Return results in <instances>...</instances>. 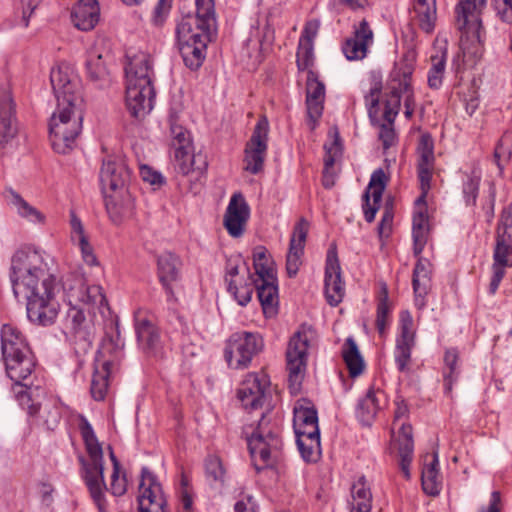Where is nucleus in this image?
Instances as JSON below:
<instances>
[{
  "label": "nucleus",
  "instance_id": "1",
  "mask_svg": "<svg viewBox=\"0 0 512 512\" xmlns=\"http://www.w3.org/2000/svg\"><path fill=\"white\" fill-rule=\"evenodd\" d=\"M9 276L15 297L27 302L28 319L43 326L53 324L59 312V282L45 252L31 247L18 249L11 258Z\"/></svg>",
  "mask_w": 512,
  "mask_h": 512
},
{
  "label": "nucleus",
  "instance_id": "53",
  "mask_svg": "<svg viewBox=\"0 0 512 512\" xmlns=\"http://www.w3.org/2000/svg\"><path fill=\"white\" fill-rule=\"evenodd\" d=\"M170 130H171V146L173 150L176 148L192 149L193 143L191 140L190 133L181 125H178L174 118H170Z\"/></svg>",
  "mask_w": 512,
  "mask_h": 512
},
{
  "label": "nucleus",
  "instance_id": "10",
  "mask_svg": "<svg viewBox=\"0 0 512 512\" xmlns=\"http://www.w3.org/2000/svg\"><path fill=\"white\" fill-rule=\"evenodd\" d=\"M485 0H460L456 5V25L462 32L460 40L464 57L478 59L481 57L480 30L482 27L479 8Z\"/></svg>",
  "mask_w": 512,
  "mask_h": 512
},
{
  "label": "nucleus",
  "instance_id": "28",
  "mask_svg": "<svg viewBox=\"0 0 512 512\" xmlns=\"http://www.w3.org/2000/svg\"><path fill=\"white\" fill-rule=\"evenodd\" d=\"M324 98L325 86L316 78L314 72L310 70L306 84V106L312 129L322 115Z\"/></svg>",
  "mask_w": 512,
  "mask_h": 512
},
{
  "label": "nucleus",
  "instance_id": "20",
  "mask_svg": "<svg viewBox=\"0 0 512 512\" xmlns=\"http://www.w3.org/2000/svg\"><path fill=\"white\" fill-rule=\"evenodd\" d=\"M66 315V328L81 352H86L92 345L94 331L92 324L85 318L83 309L78 305H69Z\"/></svg>",
  "mask_w": 512,
  "mask_h": 512
},
{
  "label": "nucleus",
  "instance_id": "44",
  "mask_svg": "<svg viewBox=\"0 0 512 512\" xmlns=\"http://www.w3.org/2000/svg\"><path fill=\"white\" fill-rule=\"evenodd\" d=\"M391 305L385 284L382 285L377 303L376 328L380 336H383L390 324Z\"/></svg>",
  "mask_w": 512,
  "mask_h": 512
},
{
  "label": "nucleus",
  "instance_id": "47",
  "mask_svg": "<svg viewBox=\"0 0 512 512\" xmlns=\"http://www.w3.org/2000/svg\"><path fill=\"white\" fill-rule=\"evenodd\" d=\"M252 275L244 260L240 257L230 258L225 266V283L226 286L237 284L244 279V276Z\"/></svg>",
  "mask_w": 512,
  "mask_h": 512
},
{
  "label": "nucleus",
  "instance_id": "48",
  "mask_svg": "<svg viewBox=\"0 0 512 512\" xmlns=\"http://www.w3.org/2000/svg\"><path fill=\"white\" fill-rule=\"evenodd\" d=\"M254 275H249L246 279L239 281L227 287L228 292L233 296L240 306H246L252 299L254 290Z\"/></svg>",
  "mask_w": 512,
  "mask_h": 512
},
{
  "label": "nucleus",
  "instance_id": "64",
  "mask_svg": "<svg viewBox=\"0 0 512 512\" xmlns=\"http://www.w3.org/2000/svg\"><path fill=\"white\" fill-rule=\"evenodd\" d=\"M493 5L499 19L505 23H512V0H493Z\"/></svg>",
  "mask_w": 512,
  "mask_h": 512
},
{
  "label": "nucleus",
  "instance_id": "3",
  "mask_svg": "<svg viewBox=\"0 0 512 512\" xmlns=\"http://www.w3.org/2000/svg\"><path fill=\"white\" fill-rule=\"evenodd\" d=\"M130 171L121 159L108 158L100 170V183L107 213L114 224H120L134 208L133 198L127 189Z\"/></svg>",
  "mask_w": 512,
  "mask_h": 512
},
{
  "label": "nucleus",
  "instance_id": "32",
  "mask_svg": "<svg viewBox=\"0 0 512 512\" xmlns=\"http://www.w3.org/2000/svg\"><path fill=\"white\" fill-rule=\"evenodd\" d=\"M71 19L74 26L81 31L94 29L100 19L97 0H79L72 9Z\"/></svg>",
  "mask_w": 512,
  "mask_h": 512
},
{
  "label": "nucleus",
  "instance_id": "33",
  "mask_svg": "<svg viewBox=\"0 0 512 512\" xmlns=\"http://www.w3.org/2000/svg\"><path fill=\"white\" fill-rule=\"evenodd\" d=\"M107 346H103L99 352V356L96 358L95 370L91 381V394L92 397L101 401L105 398L108 389V379L111 374V369L115 363L112 359H101L105 355Z\"/></svg>",
  "mask_w": 512,
  "mask_h": 512
},
{
  "label": "nucleus",
  "instance_id": "49",
  "mask_svg": "<svg viewBox=\"0 0 512 512\" xmlns=\"http://www.w3.org/2000/svg\"><path fill=\"white\" fill-rule=\"evenodd\" d=\"M225 469L218 456L210 455L205 460L206 479L212 486H222L225 480Z\"/></svg>",
  "mask_w": 512,
  "mask_h": 512
},
{
  "label": "nucleus",
  "instance_id": "29",
  "mask_svg": "<svg viewBox=\"0 0 512 512\" xmlns=\"http://www.w3.org/2000/svg\"><path fill=\"white\" fill-rule=\"evenodd\" d=\"M432 265L428 259L419 257L415 264L412 286L415 295V305L422 309L426 305V296L431 287Z\"/></svg>",
  "mask_w": 512,
  "mask_h": 512
},
{
  "label": "nucleus",
  "instance_id": "36",
  "mask_svg": "<svg viewBox=\"0 0 512 512\" xmlns=\"http://www.w3.org/2000/svg\"><path fill=\"white\" fill-rule=\"evenodd\" d=\"M265 317L271 318L278 311V287L276 276L268 280H253Z\"/></svg>",
  "mask_w": 512,
  "mask_h": 512
},
{
  "label": "nucleus",
  "instance_id": "63",
  "mask_svg": "<svg viewBox=\"0 0 512 512\" xmlns=\"http://www.w3.org/2000/svg\"><path fill=\"white\" fill-rule=\"evenodd\" d=\"M382 89V83L376 77L373 78L371 82V87L369 93L365 95V103L368 109L369 114L377 111V107L379 104V97Z\"/></svg>",
  "mask_w": 512,
  "mask_h": 512
},
{
  "label": "nucleus",
  "instance_id": "41",
  "mask_svg": "<svg viewBox=\"0 0 512 512\" xmlns=\"http://www.w3.org/2000/svg\"><path fill=\"white\" fill-rule=\"evenodd\" d=\"M8 204L17 212V214L32 223H42L44 215L24 200L20 194L14 190L7 192Z\"/></svg>",
  "mask_w": 512,
  "mask_h": 512
},
{
  "label": "nucleus",
  "instance_id": "34",
  "mask_svg": "<svg viewBox=\"0 0 512 512\" xmlns=\"http://www.w3.org/2000/svg\"><path fill=\"white\" fill-rule=\"evenodd\" d=\"M385 403L384 391L370 388L365 397L358 402L356 416L362 424L369 425Z\"/></svg>",
  "mask_w": 512,
  "mask_h": 512
},
{
  "label": "nucleus",
  "instance_id": "42",
  "mask_svg": "<svg viewBox=\"0 0 512 512\" xmlns=\"http://www.w3.org/2000/svg\"><path fill=\"white\" fill-rule=\"evenodd\" d=\"M342 356L351 377H357L363 372L364 360L353 338L346 339L342 348Z\"/></svg>",
  "mask_w": 512,
  "mask_h": 512
},
{
  "label": "nucleus",
  "instance_id": "57",
  "mask_svg": "<svg viewBox=\"0 0 512 512\" xmlns=\"http://www.w3.org/2000/svg\"><path fill=\"white\" fill-rule=\"evenodd\" d=\"M195 5L196 15L194 17L201 19L206 25L209 23L215 26L214 0H195Z\"/></svg>",
  "mask_w": 512,
  "mask_h": 512
},
{
  "label": "nucleus",
  "instance_id": "61",
  "mask_svg": "<svg viewBox=\"0 0 512 512\" xmlns=\"http://www.w3.org/2000/svg\"><path fill=\"white\" fill-rule=\"evenodd\" d=\"M394 121L383 123L379 130V139L382 142L384 152L395 146L398 142V137L393 127Z\"/></svg>",
  "mask_w": 512,
  "mask_h": 512
},
{
  "label": "nucleus",
  "instance_id": "26",
  "mask_svg": "<svg viewBox=\"0 0 512 512\" xmlns=\"http://www.w3.org/2000/svg\"><path fill=\"white\" fill-rule=\"evenodd\" d=\"M325 294L331 306H337L343 299L345 288L341 280V268L335 251H329L325 268Z\"/></svg>",
  "mask_w": 512,
  "mask_h": 512
},
{
  "label": "nucleus",
  "instance_id": "30",
  "mask_svg": "<svg viewBox=\"0 0 512 512\" xmlns=\"http://www.w3.org/2000/svg\"><path fill=\"white\" fill-rule=\"evenodd\" d=\"M172 166L176 173L186 176L195 172L202 174L207 168V162L203 155L194 153V148L182 147L173 151Z\"/></svg>",
  "mask_w": 512,
  "mask_h": 512
},
{
  "label": "nucleus",
  "instance_id": "43",
  "mask_svg": "<svg viewBox=\"0 0 512 512\" xmlns=\"http://www.w3.org/2000/svg\"><path fill=\"white\" fill-rule=\"evenodd\" d=\"M15 134L12 102L8 97H4L0 100V146L7 143Z\"/></svg>",
  "mask_w": 512,
  "mask_h": 512
},
{
  "label": "nucleus",
  "instance_id": "14",
  "mask_svg": "<svg viewBox=\"0 0 512 512\" xmlns=\"http://www.w3.org/2000/svg\"><path fill=\"white\" fill-rule=\"evenodd\" d=\"M134 328L139 349L147 356H159L162 353V340L159 328L152 315L144 309L134 313Z\"/></svg>",
  "mask_w": 512,
  "mask_h": 512
},
{
  "label": "nucleus",
  "instance_id": "50",
  "mask_svg": "<svg viewBox=\"0 0 512 512\" xmlns=\"http://www.w3.org/2000/svg\"><path fill=\"white\" fill-rule=\"evenodd\" d=\"M512 156V132L505 133L499 140L494 151V161L502 175L505 165Z\"/></svg>",
  "mask_w": 512,
  "mask_h": 512
},
{
  "label": "nucleus",
  "instance_id": "11",
  "mask_svg": "<svg viewBox=\"0 0 512 512\" xmlns=\"http://www.w3.org/2000/svg\"><path fill=\"white\" fill-rule=\"evenodd\" d=\"M264 348L262 336L257 332L238 331L233 333L225 347V359L233 369L247 368L252 359Z\"/></svg>",
  "mask_w": 512,
  "mask_h": 512
},
{
  "label": "nucleus",
  "instance_id": "12",
  "mask_svg": "<svg viewBox=\"0 0 512 512\" xmlns=\"http://www.w3.org/2000/svg\"><path fill=\"white\" fill-rule=\"evenodd\" d=\"M309 337L305 331H297L290 338L286 349L288 386L292 394L299 393L305 378L308 360Z\"/></svg>",
  "mask_w": 512,
  "mask_h": 512
},
{
  "label": "nucleus",
  "instance_id": "35",
  "mask_svg": "<svg viewBox=\"0 0 512 512\" xmlns=\"http://www.w3.org/2000/svg\"><path fill=\"white\" fill-rule=\"evenodd\" d=\"M411 20L423 32L431 34L436 26V0H414Z\"/></svg>",
  "mask_w": 512,
  "mask_h": 512
},
{
  "label": "nucleus",
  "instance_id": "45",
  "mask_svg": "<svg viewBox=\"0 0 512 512\" xmlns=\"http://www.w3.org/2000/svg\"><path fill=\"white\" fill-rule=\"evenodd\" d=\"M458 352L456 349L451 348L446 350L444 355V369L443 378L445 391L450 393L453 385L457 382L459 371L457 368Z\"/></svg>",
  "mask_w": 512,
  "mask_h": 512
},
{
  "label": "nucleus",
  "instance_id": "4",
  "mask_svg": "<svg viewBox=\"0 0 512 512\" xmlns=\"http://www.w3.org/2000/svg\"><path fill=\"white\" fill-rule=\"evenodd\" d=\"M128 59L125 68L126 106L131 116L141 119L151 112L154 104L151 59L144 52H139Z\"/></svg>",
  "mask_w": 512,
  "mask_h": 512
},
{
  "label": "nucleus",
  "instance_id": "7",
  "mask_svg": "<svg viewBox=\"0 0 512 512\" xmlns=\"http://www.w3.org/2000/svg\"><path fill=\"white\" fill-rule=\"evenodd\" d=\"M83 121V100L57 104L49 121L50 141L54 151L66 154L75 145Z\"/></svg>",
  "mask_w": 512,
  "mask_h": 512
},
{
  "label": "nucleus",
  "instance_id": "21",
  "mask_svg": "<svg viewBox=\"0 0 512 512\" xmlns=\"http://www.w3.org/2000/svg\"><path fill=\"white\" fill-rule=\"evenodd\" d=\"M139 512H166L160 484L148 468H142L139 484Z\"/></svg>",
  "mask_w": 512,
  "mask_h": 512
},
{
  "label": "nucleus",
  "instance_id": "18",
  "mask_svg": "<svg viewBox=\"0 0 512 512\" xmlns=\"http://www.w3.org/2000/svg\"><path fill=\"white\" fill-rule=\"evenodd\" d=\"M40 395L37 392L31 397V401L20 404L27 410L30 416L36 417L38 422L47 429L54 430L59 424L62 415V405L56 398L45 397L44 389L40 387Z\"/></svg>",
  "mask_w": 512,
  "mask_h": 512
},
{
  "label": "nucleus",
  "instance_id": "17",
  "mask_svg": "<svg viewBox=\"0 0 512 512\" xmlns=\"http://www.w3.org/2000/svg\"><path fill=\"white\" fill-rule=\"evenodd\" d=\"M507 267H512V204L502 211L493 251L492 268Z\"/></svg>",
  "mask_w": 512,
  "mask_h": 512
},
{
  "label": "nucleus",
  "instance_id": "40",
  "mask_svg": "<svg viewBox=\"0 0 512 512\" xmlns=\"http://www.w3.org/2000/svg\"><path fill=\"white\" fill-rule=\"evenodd\" d=\"M422 487L426 494L436 496L442 488V479L439 473V460L437 453H434L432 462L423 467Z\"/></svg>",
  "mask_w": 512,
  "mask_h": 512
},
{
  "label": "nucleus",
  "instance_id": "19",
  "mask_svg": "<svg viewBox=\"0 0 512 512\" xmlns=\"http://www.w3.org/2000/svg\"><path fill=\"white\" fill-rule=\"evenodd\" d=\"M269 387L267 375L250 373L238 389V399L245 409H258L265 403Z\"/></svg>",
  "mask_w": 512,
  "mask_h": 512
},
{
  "label": "nucleus",
  "instance_id": "58",
  "mask_svg": "<svg viewBox=\"0 0 512 512\" xmlns=\"http://www.w3.org/2000/svg\"><path fill=\"white\" fill-rule=\"evenodd\" d=\"M481 178L479 175H467L463 183V195L467 205H475Z\"/></svg>",
  "mask_w": 512,
  "mask_h": 512
},
{
  "label": "nucleus",
  "instance_id": "59",
  "mask_svg": "<svg viewBox=\"0 0 512 512\" xmlns=\"http://www.w3.org/2000/svg\"><path fill=\"white\" fill-rule=\"evenodd\" d=\"M314 44L298 43L297 67L299 70H307L313 65Z\"/></svg>",
  "mask_w": 512,
  "mask_h": 512
},
{
  "label": "nucleus",
  "instance_id": "15",
  "mask_svg": "<svg viewBox=\"0 0 512 512\" xmlns=\"http://www.w3.org/2000/svg\"><path fill=\"white\" fill-rule=\"evenodd\" d=\"M50 81L57 104L74 103L76 99L83 100L80 80L69 65L59 64L53 67L50 72Z\"/></svg>",
  "mask_w": 512,
  "mask_h": 512
},
{
  "label": "nucleus",
  "instance_id": "62",
  "mask_svg": "<svg viewBox=\"0 0 512 512\" xmlns=\"http://www.w3.org/2000/svg\"><path fill=\"white\" fill-rule=\"evenodd\" d=\"M434 167L418 166V178L420 181L421 196L416 200V204L424 203V199L430 190Z\"/></svg>",
  "mask_w": 512,
  "mask_h": 512
},
{
  "label": "nucleus",
  "instance_id": "31",
  "mask_svg": "<svg viewBox=\"0 0 512 512\" xmlns=\"http://www.w3.org/2000/svg\"><path fill=\"white\" fill-rule=\"evenodd\" d=\"M181 261L171 252H163L157 259V274L159 281L168 295H173V284L180 278Z\"/></svg>",
  "mask_w": 512,
  "mask_h": 512
},
{
  "label": "nucleus",
  "instance_id": "13",
  "mask_svg": "<svg viewBox=\"0 0 512 512\" xmlns=\"http://www.w3.org/2000/svg\"><path fill=\"white\" fill-rule=\"evenodd\" d=\"M269 122L265 116L256 123L245 147L244 170L258 174L263 170L268 148Z\"/></svg>",
  "mask_w": 512,
  "mask_h": 512
},
{
  "label": "nucleus",
  "instance_id": "27",
  "mask_svg": "<svg viewBox=\"0 0 512 512\" xmlns=\"http://www.w3.org/2000/svg\"><path fill=\"white\" fill-rule=\"evenodd\" d=\"M386 175L382 169L375 170L364 194L363 212L367 222L375 219L385 189Z\"/></svg>",
  "mask_w": 512,
  "mask_h": 512
},
{
  "label": "nucleus",
  "instance_id": "51",
  "mask_svg": "<svg viewBox=\"0 0 512 512\" xmlns=\"http://www.w3.org/2000/svg\"><path fill=\"white\" fill-rule=\"evenodd\" d=\"M448 42L444 38L436 37L433 46V53L430 56L431 67L433 71H439L445 74L447 61Z\"/></svg>",
  "mask_w": 512,
  "mask_h": 512
},
{
  "label": "nucleus",
  "instance_id": "8",
  "mask_svg": "<svg viewBox=\"0 0 512 512\" xmlns=\"http://www.w3.org/2000/svg\"><path fill=\"white\" fill-rule=\"evenodd\" d=\"M214 25H206L201 19L187 15L176 28L179 50L183 61L192 70L198 69L205 59L207 43Z\"/></svg>",
  "mask_w": 512,
  "mask_h": 512
},
{
  "label": "nucleus",
  "instance_id": "2",
  "mask_svg": "<svg viewBox=\"0 0 512 512\" xmlns=\"http://www.w3.org/2000/svg\"><path fill=\"white\" fill-rule=\"evenodd\" d=\"M1 349L7 376L14 382L13 393L19 404L31 401L40 385H34L30 376L35 368V358L22 333L5 324L1 329Z\"/></svg>",
  "mask_w": 512,
  "mask_h": 512
},
{
  "label": "nucleus",
  "instance_id": "16",
  "mask_svg": "<svg viewBox=\"0 0 512 512\" xmlns=\"http://www.w3.org/2000/svg\"><path fill=\"white\" fill-rule=\"evenodd\" d=\"M413 68L409 64H398L390 74L389 90L384 101L383 117L385 121H394L399 113L401 94L409 88V79Z\"/></svg>",
  "mask_w": 512,
  "mask_h": 512
},
{
  "label": "nucleus",
  "instance_id": "22",
  "mask_svg": "<svg viewBox=\"0 0 512 512\" xmlns=\"http://www.w3.org/2000/svg\"><path fill=\"white\" fill-rule=\"evenodd\" d=\"M63 288L69 305H83L99 310L106 305V298L102 293V288L98 285L88 286L83 283L82 279H78L74 285L68 286L64 283Z\"/></svg>",
  "mask_w": 512,
  "mask_h": 512
},
{
  "label": "nucleus",
  "instance_id": "60",
  "mask_svg": "<svg viewBox=\"0 0 512 512\" xmlns=\"http://www.w3.org/2000/svg\"><path fill=\"white\" fill-rule=\"evenodd\" d=\"M172 6V0H158L153 8L151 23L155 27H161L166 22Z\"/></svg>",
  "mask_w": 512,
  "mask_h": 512
},
{
  "label": "nucleus",
  "instance_id": "6",
  "mask_svg": "<svg viewBox=\"0 0 512 512\" xmlns=\"http://www.w3.org/2000/svg\"><path fill=\"white\" fill-rule=\"evenodd\" d=\"M254 468L259 472L272 467L278 460L282 439L280 427L268 414H262L257 425L244 430Z\"/></svg>",
  "mask_w": 512,
  "mask_h": 512
},
{
  "label": "nucleus",
  "instance_id": "52",
  "mask_svg": "<svg viewBox=\"0 0 512 512\" xmlns=\"http://www.w3.org/2000/svg\"><path fill=\"white\" fill-rule=\"evenodd\" d=\"M415 343L396 341L394 360L399 372L407 374L410 371L411 352Z\"/></svg>",
  "mask_w": 512,
  "mask_h": 512
},
{
  "label": "nucleus",
  "instance_id": "56",
  "mask_svg": "<svg viewBox=\"0 0 512 512\" xmlns=\"http://www.w3.org/2000/svg\"><path fill=\"white\" fill-rule=\"evenodd\" d=\"M418 210L413 214L412 236L413 239L421 240L422 236H426L428 217L424 209V203H419Z\"/></svg>",
  "mask_w": 512,
  "mask_h": 512
},
{
  "label": "nucleus",
  "instance_id": "46",
  "mask_svg": "<svg viewBox=\"0 0 512 512\" xmlns=\"http://www.w3.org/2000/svg\"><path fill=\"white\" fill-rule=\"evenodd\" d=\"M253 266L255 269V280L272 279L275 276L271 267V261L266 254V249L262 246L256 247L253 252Z\"/></svg>",
  "mask_w": 512,
  "mask_h": 512
},
{
  "label": "nucleus",
  "instance_id": "55",
  "mask_svg": "<svg viewBox=\"0 0 512 512\" xmlns=\"http://www.w3.org/2000/svg\"><path fill=\"white\" fill-rule=\"evenodd\" d=\"M413 317L409 311H402L400 313L399 328L400 334L396 341L415 343V332L413 329Z\"/></svg>",
  "mask_w": 512,
  "mask_h": 512
},
{
  "label": "nucleus",
  "instance_id": "23",
  "mask_svg": "<svg viewBox=\"0 0 512 512\" xmlns=\"http://www.w3.org/2000/svg\"><path fill=\"white\" fill-rule=\"evenodd\" d=\"M249 215L250 209L244 196L241 193L233 194L224 215V226L230 236H242Z\"/></svg>",
  "mask_w": 512,
  "mask_h": 512
},
{
  "label": "nucleus",
  "instance_id": "38",
  "mask_svg": "<svg viewBox=\"0 0 512 512\" xmlns=\"http://www.w3.org/2000/svg\"><path fill=\"white\" fill-rule=\"evenodd\" d=\"M396 442L398 445V453L400 456V467L405 476V478L410 477L409 466L412 461L413 451H414V442H413V433L411 425H401L400 432L396 437Z\"/></svg>",
  "mask_w": 512,
  "mask_h": 512
},
{
  "label": "nucleus",
  "instance_id": "24",
  "mask_svg": "<svg viewBox=\"0 0 512 512\" xmlns=\"http://www.w3.org/2000/svg\"><path fill=\"white\" fill-rule=\"evenodd\" d=\"M373 43V31L363 19L354 26L353 35L345 40L342 51L349 61L362 60L366 57L368 47Z\"/></svg>",
  "mask_w": 512,
  "mask_h": 512
},
{
  "label": "nucleus",
  "instance_id": "25",
  "mask_svg": "<svg viewBox=\"0 0 512 512\" xmlns=\"http://www.w3.org/2000/svg\"><path fill=\"white\" fill-rule=\"evenodd\" d=\"M309 223L301 218L294 226L286 256V270L289 277H295L302 264Z\"/></svg>",
  "mask_w": 512,
  "mask_h": 512
},
{
  "label": "nucleus",
  "instance_id": "9",
  "mask_svg": "<svg viewBox=\"0 0 512 512\" xmlns=\"http://www.w3.org/2000/svg\"><path fill=\"white\" fill-rule=\"evenodd\" d=\"M293 427L302 458L307 462H316L320 455V430L316 409L313 406L296 405Z\"/></svg>",
  "mask_w": 512,
  "mask_h": 512
},
{
  "label": "nucleus",
  "instance_id": "54",
  "mask_svg": "<svg viewBox=\"0 0 512 512\" xmlns=\"http://www.w3.org/2000/svg\"><path fill=\"white\" fill-rule=\"evenodd\" d=\"M418 166L434 167V145L430 136L423 135L418 147Z\"/></svg>",
  "mask_w": 512,
  "mask_h": 512
},
{
  "label": "nucleus",
  "instance_id": "39",
  "mask_svg": "<svg viewBox=\"0 0 512 512\" xmlns=\"http://www.w3.org/2000/svg\"><path fill=\"white\" fill-rule=\"evenodd\" d=\"M351 512H371L372 493L364 476H361L351 486Z\"/></svg>",
  "mask_w": 512,
  "mask_h": 512
},
{
  "label": "nucleus",
  "instance_id": "5",
  "mask_svg": "<svg viewBox=\"0 0 512 512\" xmlns=\"http://www.w3.org/2000/svg\"><path fill=\"white\" fill-rule=\"evenodd\" d=\"M79 430L89 456V461L83 456H79L81 475L98 510L105 512L106 499L104 490L106 485L104 481L102 446L96 437L92 425L84 416L80 417Z\"/></svg>",
  "mask_w": 512,
  "mask_h": 512
},
{
  "label": "nucleus",
  "instance_id": "37",
  "mask_svg": "<svg viewBox=\"0 0 512 512\" xmlns=\"http://www.w3.org/2000/svg\"><path fill=\"white\" fill-rule=\"evenodd\" d=\"M103 53L95 46L87 52L86 72L88 78L103 87L109 83V72L103 60Z\"/></svg>",
  "mask_w": 512,
  "mask_h": 512
}]
</instances>
